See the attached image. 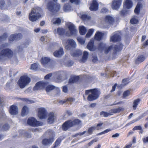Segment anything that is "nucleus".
<instances>
[{
    "instance_id": "1",
    "label": "nucleus",
    "mask_w": 148,
    "mask_h": 148,
    "mask_svg": "<svg viewBox=\"0 0 148 148\" xmlns=\"http://www.w3.org/2000/svg\"><path fill=\"white\" fill-rule=\"evenodd\" d=\"M101 91L99 89L94 88L92 89L86 90L85 94L88 95L87 100L90 101H92L98 99L101 95Z\"/></svg>"
},
{
    "instance_id": "2",
    "label": "nucleus",
    "mask_w": 148,
    "mask_h": 148,
    "mask_svg": "<svg viewBox=\"0 0 148 148\" xmlns=\"http://www.w3.org/2000/svg\"><path fill=\"white\" fill-rule=\"evenodd\" d=\"M48 84L47 82L39 81L36 83L33 88L34 91L42 90L45 88V90L47 92H49L51 90L54 89L55 87L53 85H49L47 86Z\"/></svg>"
},
{
    "instance_id": "3",
    "label": "nucleus",
    "mask_w": 148,
    "mask_h": 148,
    "mask_svg": "<svg viewBox=\"0 0 148 148\" xmlns=\"http://www.w3.org/2000/svg\"><path fill=\"white\" fill-rule=\"evenodd\" d=\"M82 124L81 121L78 119H75L73 120H69L65 121L62 125V129L64 131H66L71 127L80 125Z\"/></svg>"
},
{
    "instance_id": "4",
    "label": "nucleus",
    "mask_w": 148,
    "mask_h": 148,
    "mask_svg": "<svg viewBox=\"0 0 148 148\" xmlns=\"http://www.w3.org/2000/svg\"><path fill=\"white\" fill-rule=\"evenodd\" d=\"M8 44L5 43L3 44L0 45V61L5 57L10 58L11 57L13 54V52L9 49L5 48L7 47Z\"/></svg>"
},
{
    "instance_id": "5",
    "label": "nucleus",
    "mask_w": 148,
    "mask_h": 148,
    "mask_svg": "<svg viewBox=\"0 0 148 148\" xmlns=\"http://www.w3.org/2000/svg\"><path fill=\"white\" fill-rule=\"evenodd\" d=\"M68 28L70 31V33L67 32L65 33V30L63 28L58 27L57 29V31L58 34L60 36H63L64 35L68 36H70L71 35L75 34L77 32V30L75 29L74 25L71 23L68 25Z\"/></svg>"
},
{
    "instance_id": "6",
    "label": "nucleus",
    "mask_w": 148,
    "mask_h": 148,
    "mask_svg": "<svg viewBox=\"0 0 148 148\" xmlns=\"http://www.w3.org/2000/svg\"><path fill=\"white\" fill-rule=\"evenodd\" d=\"M42 9L40 7H36L32 8L29 15V18L32 22L36 21L41 16L40 13Z\"/></svg>"
},
{
    "instance_id": "7",
    "label": "nucleus",
    "mask_w": 148,
    "mask_h": 148,
    "mask_svg": "<svg viewBox=\"0 0 148 148\" xmlns=\"http://www.w3.org/2000/svg\"><path fill=\"white\" fill-rule=\"evenodd\" d=\"M46 6L49 11L53 13H56L58 12L60 8V5L59 4L55 3L52 1L48 2Z\"/></svg>"
},
{
    "instance_id": "8",
    "label": "nucleus",
    "mask_w": 148,
    "mask_h": 148,
    "mask_svg": "<svg viewBox=\"0 0 148 148\" xmlns=\"http://www.w3.org/2000/svg\"><path fill=\"white\" fill-rule=\"evenodd\" d=\"M31 82V79L27 75L21 76L18 81V84L21 88H24Z\"/></svg>"
},
{
    "instance_id": "9",
    "label": "nucleus",
    "mask_w": 148,
    "mask_h": 148,
    "mask_svg": "<svg viewBox=\"0 0 148 148\" xmlns=\"http://www.w3.org/2000/svg\"><path fill=\"white\" fill-rule=\"evenodd\" d=\"M27 123L29 125L33 127H37L42 125V123L37 121L34 117H31L29 118L27 120Z\"/></svg>"
},
{
    "instance_id": "10",
    "label": "nucleus",
    "mask_w": 148,
    "mask_h": 148,
    "mask_svg": "<svg viewBox=\"0 0 148 148\" xmlns=\"http://www.w3.org/2000/svg\"><path fill=\"white\" fill-rule=\"evenodd\" d=\"M38 115L40 119H45L47 116V111L44 108H39L38 109Z\"/></svg>"
},
{
    "instance_id": "11",
    "label": "nucleus",
    "mask_w": 148,
    "mask_h": 148,
    "mask_svg": "<svg viewBox=\"0 0 148 148\" xmlns=\"http://www.w3.org/2000/svg\"><path fill=\"white\" fill-rule=\"evenodd\" d=\"M22 37V35L21 33L18 34H12L9 38V42H11L14 40H19Z\"/></svg>"
},
{
    "instance_id": "12",
    "label": "nucleus",
    "mask_w": 148,
    "mask_h": 148,
    "mask_svg": "<svg viewBox=\"0 0 148 148\" xmlns=\"http://www.w3.org/2000/svg\"><path fill=\"white\" fill-rule=\"evenodd\" d=\"M47 122L49 124L53 123L56 119V116L53 112H49L48 114Z\"/></svg>"
},
{
    "instance_id": "13",
    "label": "nucleus",
    "mask_w": 148,
    "mask_h": 148,
    "mask_svg": "<svg viewBox=\"0 0 148 148\" xmlns=\"http://www.w3.org/2000/svg\"><path fill=\"white\" fill-rule=\"evenodd\" d=\"M99 4L95 0L92 1L89 7V9L91 11H96L98 8Z\"/></svg>"
},
{
    "instance_id": "14",
    "label": "nucleus",
    "mask_w": 148,
    "mask_h": 148,
    "mask_svg": "<svg viewBox=\"0 0 148 148\" xmlns=\"http://www.w3.org/2000/svg\"><path fill=\"white\" fill-rule=\"evenodd\" d=\"M68 45H66V48L67 49H70L71 48H75L76 43L73 39H69L67 40Z\"/></svg>"
},
{
    "instance_id": "15",
    "label": "nucleus",
    "mask_w": 148,
    "mask_h": 148,
    "mask_svg": "<svg viewBox=\"0 0 148 148\" xmlns=\"http://www.w3.org/2000/svg\"><path fill=\"white\" fill-rule=\"evenodd\" d=\"M51 61V59L47 57H42L40 60L41 64L44 66L48 65Z\"/></svg>"
},
{
    "instance_id": "16",
    "label": "nucleus",
    "mask_w": 148,
    "mask_h": 148,
    "mask_svg": "<svg viewBox=\"0 0 148 148\" xmlns=\"http://www.w3.org/2000/svg\"><path fill=\"white\" fill-rule=\"evenodd\" d=\"M104 20L106 23L110 25H113L115 21L114 18L110 15L106 16L105 17Z\"/></svg>"
},
{
    "instance_id": "17",
    "label": "nucleus",
    "mask_w": 148,
    "mask_h": 148,
    "mask_svg": "<svg viewBox=\"0 0 148 148\" xmlns=\"http://www.w3.org/2000/svg\"><path fill=\"white\" fill-rule=\"evenodd\" d=\"M121 40V37L120 35L118 33L114 34L110 38V41H112L113 42H115L119 41Z\"/></svg>"
},
{
    "instance_id": "18",
    "label": "nucleus",
    "mask_w": 148,
    "mask_h": 148,
    "mask_svg": "<svg viewBox=\"0 0 148 148\" xmlns=\"http://www.w3.org/2000/svg\"><path fill=\"white\" fill-rule=\"evenodd\" d=\"M122 3V0H114L112 2V8L113 9L117 10L120 7Z\"/></svg>"
},
{
    "instance_id": "19",
    "label": "nucleus",
    "mask_w": 148,
    "mask_h": 148,
    "mask_svg": "<svg viewBox=\"0 0 148 148\" xmlns=\"http://www.w3.org/2000/svg\"><path fill=\"white\" fill-rule=\"evenodd\" d=\"M9 112L11 114H17L18 113V108L17 107L14 105L11 106L10 107Z\"/></svg>"
},
{
    "instance_id": "20",
    "label": "nucleus",
    "mask_w": 148,
    "mask_h": 148,
    "mask_svg": "<svg viewBox=\"0 0 148 148\" xmlns=\"http://www.w3.org/2000/svg\"><path fill=\"white\" fill-rule=\"evenodd\" d=\"M54 141L53 138L44 139L42 141V144L46 146L51 144Z\"/></svg>"
},
{
    "instance_id": "21",
    "label": "nucleus",
    "mask_w": 148,
    "mask_h": 148,
    "mask_svg": "<svg viewBox=\"0 0 148 148\" xmlns=\"http://www.w3.org/2000/svg\"><path fill=\"white\" fill-rule=\"evenodd\" d=\"M104 34L99 31H97L95 34V39L98 41H100L102 38Z\"/></svg>"
},
{
    "instance_id": "22",
    "label": "nucleus",
    "mask_w": 148,
    "mask_h": 148,
    "mask_svg": "<svg viewBox=\"0 0 148 148\" xmlns=\"http://www.w3.org/2000/svg\"><path fill=\"white\" fill-rule=\"evenodd\" d=\"M64 53L63 49L62 48H60L58 51H56L53 53L54 56L57 57H61Z\"/></svg>"
},
{
    "instance_id": "23",
    "label": "nucleus",
    "mask_w": 148,
    "mask_h": 148,
    "mask_svg": "<svg viewBox=\"0 0 148 148\" xmlns=\"http://www.w3.org/2000/svg\"><path fill=\"white\" fill-rule=\"evenodd\" d=\"M145 59V58L143 55L138 56L135 60V63L136 64H139L143 62Z\"/></svg>"
},
{
    "instance_id": "24",
    "label": "nucleus",
    "mask_w": 148,
    "mask_h": 148,
    "mask_svg": "<svg viewBox=\"0 0 148 148\" xmlns=\"http://www.w3.org/2000/svg\"><path fill=\"white\" fill-rule=\"evenodd\" d=\"M143 5L140 3H138L134 9V12L136 14H140V10L142 7Z\"/></svg>"
},
{
    "instance_id": "25",
    "label": "nucleus",
    "mask_w": 148,
    "mask_h": 148,
    "mask_svg": "<svg viewBox=\"0 0 148 148\" xmlns=\"http://www.w3.org/2000/svg\"><path fill=\"white\" fill-rule=\"evenodd\" d=\"M124 5L127 8L129 9L132 6V2L131 0H126L124 3Z\"/></svg>"
},
{
    "instance_id": "26",
    "label": "nucleus",
    "mask_w": 148,
    "mask_h": 148,
    "mask_svg": "<svg viewBox=\"0 0 148 148\" xmlns=\"http://www.w3.org/2000/svg\"><path fill=\"white\" fill-rule=\"evenodd\" d=\"M88 55V53L86 51H84L82 59L80 60V62L84 63L85 62L87 59Z\"/></svg>"
},
{
    "instance_id": "27",
    "label": "nucleus",
    "mask_w": 148,
    "mask_h": 148,
    "mask_svg": "<svg viewBox=\"0 0 148 148\" xmlns=\"http://www.w3.org/2000/svg\"><path fill=\"white\" fill-rule=\"evenodd\" d=\"M123 47V45L121 43H119L115 46L114 50L115 51V53L120 51L122 50Z\"/></svg>"
},
{
    "instance_id": "28",
    "label": "nucleus",
    "mask_w": 148,
    "mask_h": 148,
    "mask_svg": "<svg viewBox=\"0 0 148 148\" xmlns=\"http://www.w3.org/2000/svg\"><path fill=\"white\" fill-rule=\"evenodd\" d=\"M79 79L78 76L72 77L69 79V83H74L78 82Z\"/></svg>"
},
{
    "instance_id": "29",
    "label": "nucleus",
    "mask_w": 148,
    "mask_h": 148,
    "mask_svg": "<svg viewBox=\"0 0 148 148\" xmlns=\"http://www.w3.org/2000/svg\"><path fill=\"white\" fill-rule=\"evenodd\" d=\"M94 42L93 40H90L87 45V48L90 51H93L94 49Z\"/></svg>"
},
{
    "instance_id": "30",
    "label": "nucleus",
    "mask_w": 148,
    "mask_h": 148,
    "mask_svg": "<svg viewBox=\"0 0 148 148\" xmlns=\"http://www.w3.org/2000/svg\"><path fill=\"white\" fill-rule=\"evenodd\" d=\"M74 99L72 97L68 98L66 99L61 100L59 101V103L61 104H63L64 103L67 101L72 102L74 101Z\"/></svg>"
},
{
    "instance_id": "31",
    "label": "nucleus",
    "mask_w": 148,
    "mask_h": 148,
    "mask_svg": "<svg viewBox=\"0 0 148 148\" xmlns=\"http://www.w3.org/2000/svg\"><path fill=\"white\" fill-rule=\"evenodd\" d=\"M124 109L122 107H119L117 108L113 109L111 110V112L112 113L115 114L119 113L124 110Z\"/></svg>"
},
{
    "instance_id": "32",
    "label": "nucleus",
    "mask_w": 148,
    "mask_h": 148,
    "mask_svg": "<svg viewBox=\"0 0 148 148\" xmlns=\"http://www.w3.org/2000/svg\"><path fill=\"white\" fill-rule=\"evenodd\" d=\"M29 112L28 108L26 106H24L23 108L21 111V115L22 116L27 114Z\"/></svg>"
},
{
    "instance_id": "33",
    "label": "nucleus",
    "mask_w": 148,
    "mask_h": 148,
    "mask_svg": "<svg viewBox=\"0 0 148 148\" xmlns=\"http://www.w3.org/2000/svg\"><path fill=\"white\" fill-rule=\"evenodd\" d=\"M140 101V99L139 98L137 99L134 101L133 106V107L134 110H135L136 109L137 106L139 103Z\"/></svg>"
},
{
    "instance_id": "34",
    "label": "nucleus",
    "mask_w": 148,
    "mask_h": 148,
    "mask_svg": "<svg viewBox=\"0 0 148 148\" xmlns=\"http://www.w3.org/2000/svg\"><path fill=\"white\" fill-rule=\"evenodd\" d=\"M96 127L95 126H91L88 128L87 131L88 135L92 134L93 132L96 130Z\"/></svg>"
},
{
    "instance_id": "35",
    "label": "nucleus",
    "mask_w": 148,
    "mask_h": 148,
    "mask_svg": "<svg viewBox=\"0 0 148 148\" xmlns=\"http://www.w3.org/2000/svg\"><path fill=\"white\" fill-rule=\"evenodd\" d=\"M86 32V29L84 27L82 26L79 27V32L81 35H84Z\"/></svg>"
},
{
    "instance_id": "36",
    "label": "nucleus",
    "mask_w": 148,
    "mask_h": 148,
    "mask_svg": "<svg viewBox=\"0 0 148 148\" xmlns=\"http://www.w3.org/2000/svg\"><path fill=\"white\" fill-rule=\"evenodd\" d=\"M133 131L136 130H139V134H142L143 132V130L142 129V127L140 125L136 126L132 129Z\"/></svg>"
},
{
    "instance_id": "37",
    "label": "nucleus",
    "mask_w": 148,
    "mask_h": 148,
    "mask_svg": "<svg viewBox=\"0 0 148 148\" xmlns=\"http://www.w3.org/2000/svg\"><path fill=\"white\" fill-rule=\"evenodd\" d=\"M82 53L80 50H76L75 52L71 54V55L73 57L78 56L81 55Z\"/></svg>"
},
{
    "instance_id": "38",
    "label": "nucleus",
    "mask_w": 148,
    "mask_h": 148,
    "mask_svg": "<svg viewBox=\"0 0 148 148\" xmlns=\"http://www.w3.org/2000/svg\"><path fill=\"white\" fill-rule=\"evenodd\" d=\"M106 47V45L102 42H101L98 45V49L103 50L105 49Z\"/></svg>"
},
{
    "instance_id": "39",
    "label": "nucleus",
    "mask_w": 148,
    "mask_h": 148,
    "mask_svg": "<svg viewBox=\"0 0 148 148\" xmlns=\"http://www.w3.org/2000/svg\"><path fill=\"white\" fill-rule=\"evenodd\" d=\"M100 115L101 116H103L105 117H107L109 116L112 115V114L106 112L102 111L100 112Z\"/></svg>"
},
{
    "instance_id": "40",
    "label": "nucleus",
    "mask_w": 148,
    "mask_h": 148,
    "mask_svg": "<svg viewBox=\"0 0 148 148\" xmlns=\"http://www.w3.org/2000/svg\"><path fill=\"white\" fill-rule=\"evenodd\" d=\"M38 68V64L36 63L32 64L30 66V69L34 70H37Z\"/></svg>"
},
{
    "instance_id": "41",
    "label": "nucleus",
    "mask_w": 148,
    "mask_h": 148,
    "mask_svg": "<svg viewBox=\"0 0 148 148\" xmlns=\"http://www.w3.org/2000/svg\"><path fill=\"white\" fill-rule=\"evenodd\" d=\"M71 6L68 4H65L63 7V10L64 11L66 12L71 10Z\"/></svg>"
},
{
    "instance_id": "42",
    "label": "nucleus",
    "mask_w": 148,
    "mask_h": 148,
    "mask_svg": "<svg viewBox=\"0 0 148 148\" xmlns=\"http://www.w3.org/2000/svg\"><path fill=\"white\" fill-rule=\"evenodd\" d=\"M138 20L135 18H133L130 20V23L133 24H136L138 23Z\"/></svg>"
},
{
    "instance_id": "43",
    "label": "nucleus",
    "mask_w": 148,
    "mask_h": 148,
    "mask_svg": "<svg viewBox=\"0 0 148 148\" xmlns=\"http://www.w3.org/2000/svg\"><path fill=\"white\" fill-rule=\"evenodd\" d=\"M8 37V35L7 34L5 33L3 35L0 36V41L5 40Z\"/></svg>"
},
{
    "instance_id": "44",
    "label": "nucleus",
    "mask_w": 148,
    "mask_h": 148,
    "mask_svg": "<svg viewBox=\"0 0 148 148\" xmlns=\"http://www.w3.org/2000/svg\"><path fill=\"white\" fill-rule=\"evenodd\" d=\"M60 140L59 139H57L54 143L53 148H55L57 147L60 144Z\"/></svg>"
},
{
    "instance_id": "45",
    "label": "nucleus",
    "mask_w": 148,
    "mask_h": 148,
    "mask_svg": "<svg viewBox=\"0 0 148 148\" xmlns=\"http://www.w3.org/2000/svg\"><path fill=\"white\" fill-rule=\"evenodd\" d=\"M10 128V126L8 124L6 123L4 125L2 129L4 131H7Z\"/></svg>"
},
{
    "instance_id": "46",
    "label": "nucleus",
    "mask_w": 148,
    "mask_h": 148,
    "mask_svg": "<svg viewBox=\"0 0 148 148\" xmlns=\"http://www.w3.org/2000/svg\"><path fill=\"white\" fill-rule=\"evenodd\" d=\"M113 47L112 45H111L108 48L106 47V48L104 50H105V53L106 54L108 53L112 49Z\"/></svg>"
},
{
    "instance_id": "47",
    "label": "nucleus",
    "mask_w": 148,
    "mask_h": 148,
    "mask_svg": "<svg viewBox=\"0 0 148 148\" xmlns=\"http://www.w3.org/2000/svg\"><path fill=\"white\" fill-rule=\"evenodd\" d=\"M77 39L78 41L81 44H84L85 42V40L81 38L77 37Z\"/></svg>"
},
{
    "instance_id": "48",
    "label": "nucleus",
    "mask_w": 148,
    "mask_h": 148,
    "mask_svg": "<svg viewBox=\"0 0 148 148\" xmlns=\"http://www.w3.org/2000/svg\"><path fill=\"white\" fill-rule=\"evenodd\" d=\"M81 18L83 20H89L90 18V17L88 16L86 14H83L81 16Z\"/></svg>"
},
{
    "instance_id": "49",
    "label": "nucleus",
    "mask_w": 148,
    "mask_h": 148,
    "mask_svg": "<svg viewBox=\"0 0 148 148\" xmlns=\"http://www.w3.org/2000/svg\"><path fill=\"white\" fill-rule=\"evenodd\" d=\"M130 94V92L129 90H127L125 91L123 94V97H125L129 96Z\"/></svg>"
},
{
    "instance_id": "50",
    "label": "nucleus",
    "mask_w": 148,
    "mask_h": 148,
    "mask_svg": "<svg viewBox=\"0 0 148 148\" xmlns=\"http://www.w3.org/2000/svg\"><path fill=\"white\" fill-rule=\"evenodd\" d=\"M103 123H99L97 124L96 127V129L97 130H99L102 128V126L103 125Z\"/></svg>"
},
{
    "instance_id": "51",
    "label": "nucleus",
    "mask_w": 148,
    "mask_h": 148,
    "mask_svg": "<svg viewBox=\"0 0 148 148\" xmlns=\"http://www.w3.org/2000/svg\"><path fill=\"white\" fill-rule=\"evenodd\" d=\"M74 63V62L71 60H69L67 62L66 64L67 66H72Z\"/></svg>"
},
{
    "instance_id": "52",
    "label": "nucleus",
    "mask_w": 148,
    "mask_h": 148,
    "mask_svg": "<svg viewBox=\"0 0 148 148\" xmlns=\"http://www.w3.org/2000/svg\"><path fill=\"white\" fill-rule=\"evenodd\" d=\"M61 23V19L60 18H56V20L53 22V24H60Z\"/></svg>"
},
{
    "instance_id": "53",
    "label": "nucleus",
    "mask_w": 148,
    "mask_h": 148,
    "mask_svg": "<svg viewBox=\"0 0 148 148\" xmlns=\"http://www.w3.org/2000/svg\"><path fill=\"white\" fill-rule=\"evenodd\" d=\"M108 12V10L105 8H102L101 10V12L103 13H106Z\"/></svg>"
},
{
    "instance_id": "54",
    "label": "nucleus",
    "mask_w": 148,
    "mask_h": 148,
    "mask_svg": "<svg viewBox=\"0 0 148 148\" xmlns=\"http://www.w3.org/2000/svg\"><path fill=\"white\" fill-rule=\"evenodd\" d=\"M52 75L51 73H49L45 76L44 78L45 79H48L52 76Z\"/></svg>"
},
{
    "instance_id": "55",
    "label": "nucleus",
    "mask_w": 148,
    "mask_h": 148,
    "mask_svg": "<svg viewBox=\"0 0 148 148\" xmlns=\"http://www.w3.org/2000/svg\"><path fill=\"white\" fill-rule=\"evenodd\" d=\"M111 130L110 129H107L105 130H104V131H103L102 132H101L99 134H102L107 133L109 132Z\"/></svg>"
},
{
    "instance_id": "56",
    "label": "nucleus",
    "mask_w": 148,
    "mask_h": 148,
    "mask_svg": "<svg viewBox=\"0 0 148 148\" xmlns=\"http://www.w3.org/2000/svg\"><path fill=\"white\" fill-rule=\"evenodd\" d=\"M62 91L65 93H67L68 88L67 86H65L62 87Z\"/></svg>"
},
{
    "instance_id": "57",
    "label": "nucleus",
    "mask_w": 148,
    "mask_h": 148,
    "mask_svg": "<svg viewBox=\"0 0 148 148\" xmlns=\"http://www.w3.org/2000/svg\"><path fill=\"white\" fill-rule=\"evenodd\" d=\"M97 141V139H94L88 143L89 146H91L94 142H96Z\"/></svg>"
},
{
    "instance_id": "58",
    "label": "nucleus",
    "mask_w": 148,
    "mask_h": 148,
    "mask_svg": "<svg viewBox=\"0 0 148 148\" xmlns=\"http://www.w3.org/2000/svg\"><path fill=\"white\" fill-rule=\"evenodd\" d=\"M0 7L1 9H3L4 6L5 4V2L4 1L2 0L0 2Z\"/></svg>"
},
{
    "instance_id": "59",
    "label": "nucleus",
    "mask_w": 148,
    "mask_h": 148,
    "mask_svg": "<svg viewBox=\"0 0 148 148\" xmlns=\"http://www.w3.org/2000/svg\"><path fill=\"white\" fill-rule=\"evenodd\" d=\"M70 1L71 3H75L76 4H78L80 3L79 0H70Z\"/></svg>"
},
{
    "instance_id": "60",
    "label": "nucleus",
    "mask_w": 148,
    "mask_h": 148,
    "mask_svg": "<svg viewBox=\"0 0 148 148\" xmlns=\"http://www.w3.org/2000/svg\"><path fill=\"white\" fill-rule=\"evenodd\" d=\"M148 45V39L147 40L144 42L142 45L143 47L145 48L146 46Z\"/></svg>"
},
{
    "instance_id": "61",
    "label": "nucleus",
    "mask_w": 148,
    "mask_h": 148,
    "mask_svg": "<svg viewBox=\"0 0 148 148\" xmlns=\"http://www.w3.org/2000/svg\"><path fill=\"white\" fill-rule=\"evenodd\" d=\"M117 84L116 83L113 86H112V89L111 90V91H110V92H114V91H115V89H116V86H117Z\"/></svg>"
},
{
    "instance_id": "62",
    "label": "nucleus",
    "mask_w": 148,
    "mask_h": 148,
    "mask_svg": "<svg viewBox=\"0 0 148 148\" xmlns=\"http://www.w3.org/2000/svg\"><path fill=\"white\" fill-rule=\"evenodd\" d=\"M143 140L144 143H148V136L145 138H143Z\"/></svg>"
},
{
    "instance_id": "63",
    "label": "nucleus",
    "mask_w": 148,
    "mask_h": 148,
    "mask_svg": "<svg viewBox=\"0 0 148 148\" xmlns=\"http://www.w3.org/2000/svg\"><path fill=\"white\" fill-rule=\"evenodd\" d=\"M97 103H91L89 105V107L90 108H94L96 105Z\"/></svg>"
},
{
    "instance_id": "64",
    "label": "nucleus",
    "mask_w": 148,
    "mask_h": 148,
    "mask_svg": "<svg viewBox=\"0 0 148 148\" xmlns=\"http://www.w3.org/2000/svg\"><path fill=\"white\" fill-rule=\"evenodd\" d=\"M126 12H127L126 11H125L124 10H122L120 12V14L121 15L124 16L125 14L126 13Z\"/></svg>"
}]
</instances>
